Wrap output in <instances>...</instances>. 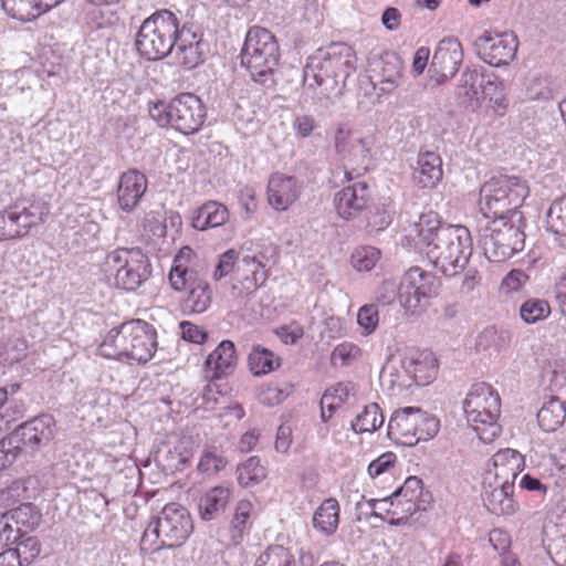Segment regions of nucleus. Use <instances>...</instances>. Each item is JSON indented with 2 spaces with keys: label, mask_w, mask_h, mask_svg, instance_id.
<instances>
[{
  "label": "nucleus",
  "mask_w": 566,
  "mask_h": 566,
  "mask_svg": "<svg viewBox=\"0 0 566 566\" xmlns=\"http://www.w3.org/2000/svg\"><path fill=\"white\" fill-rule=\"evenodd\" d=\"M474 48L478 55L492 66L507 65L514 60L518 40L514 32H504L492 35L484 32L474 41Z\"/></svg>",
  "instance_id": "obj_12"
},
{
  "label": "nucleus",
  "mask_w": 566,
  "mask_h": 566,
  "mask_svg": "<svg viewBox=\"0 0 566 566\" xmlns=\"http://www.w3.org/2000/svg\"><path fill=\"white\" fill-rule=\"evenodd\" d=\"M403 63L394 51H386L368 59V78L384 94L396 90L402 77Z\"/></svg>",
  "instance_id": "obj_13"
},
{
  "label": "nucleus",
  "mask_w": 566,
  "mask_h": 566,
  "mask_svg": "<svg viewBox=\"0 0 566 566\" xmlns=\"http://www.w3.org/2000/svg\"><path fill=\"white\" fill-rule=\"evenodd\" d=\"M479 243L489 261H506L524 249V219L513 221V219L500 218L488 221L480 229Z\"/></svg>",
  "instance_id": "obj_8"
},
{
  "label": "nucleus",
  "mask_w": 566,
  "mask_h": 566,
  "mask_svg": "<svg viewBox=\"0 0 566 566\" xmlns=\"http://www.w3.org/2000/svg\"><path fill=\"white\" fill-rule=\"evenodd\" d=\"M280 56L279 43L272 32L261 27L249 29L240 57L241 65L254 82L265 87L273 86Z\"/></svg>",
  "instance_id": "obj_4"
},
{
  "label": "nucleus",
  "mask_w": 566,
  "mask_h": 566,
  "mask_svg": "<svg viewBox=\"0 0 566 566\" xmlns=\"http://www.w3.org/2000/svg\"><path fill=\"white\" fill-rule=\"evenodd\" d=\"M15 553H19V558L23 562V565L31 564L41 552V544L35 536H28L20 538L17 543V547H13Z\"/></svg>",
  "instance_id": "obj_50"
},
{
  "label": "nucleus",
  "mask_w": 566,
  "mask_h": 566,
  "mask_svg": "<svg viewBox=\"0 0 566 566\" xmlns=\"http://www.w3.org/2000/svg\"><path fill=\"white\" fill-rule=\"evenodd\" d=\"M243 262H245L247 264H255V269L253 270V276L245 277V280L242 282V285L247 290L245 294L242 297L248 300L256 291V289L265 282L266 273L264 271H258L259 268H264V264L258 256L247 255L243 258Z\"/></svg>",
  "instance_id": "obj_49"
},
{
  "label": "nucleus",
  "mask_w": 566,
  "mask_h": 566,
  "mask_svg": "<svg viewBox=\"0 0 566 566\" xmlns=\"http://www.w3.org/2000/svg\"><path fill=\"white\" fill-rule=\"evenodd\" d=\"M169 281L176 291L188 290L187 296L180 303L184 314H201L209 308L212 292L208 282L199 277L197 272L171 268Z\"/></svg>",
  "instance_id": "obj_11"
},
{
  "label": "nucleus",
  "mask_w": 566,
  "mask_h": 566,
  "mask_svg": "<svg viewBox=\"0 0 566 566\" xmlns=\"http://www.w3.org/2000/svg\"><path fill=\"white\" fill-rule=\"evenodd\" d=\"M177 17L169 10H159L148 17L136 35V49L148 61H158L174 52Z\"/></svg>",
  "instance_id": "obj_7"
},
{
  "label": "nucleus",
  "mask_w": 566,
  "mask_h": 566,
  "mask_svg": "<svg viewBox=\"0 0 566 566\" xmlns=\"http://www.w3.org/2000/svg\"><path fill=\"white\" fill-rule=\"evenodd\" d=\"M483 193L490 197L495 196L509 201L513 207H521L528 195V187L524 180L515 176H493L481 187Z\"/></svg>",
  "instance_id": "obj_19"
},
{
  "label": "nucleus",
  "mask_w": 566,
  "mask_h": 566,
  "mask_svg": "<svg viewBox=\"0 0 566 566\" xmlns=\"http://www.w3.org/2000/svg\"><path fill=\"white\" fill-rule=\"evenodd\" d=\"M4 514L17 527H21L22 533L38 527L42 517L38 507L32 503H23Z\"/></svg>",
  "instance_id": "obj_38"
},
{
  "label": "nucleus",
  "mask_w": 566,
  "mask_h": 566,
  "mask_svg": "<svg viewBox=\"0 0 566 566\" xmlns=\"http://www.w3.org/2000/svg\"><path fill=\"white\" fill-rule=\"evenodd\" d=\"M354 50L346 43H332L307 59L303 82L313 90L324 106L334 103L345 88V81L355 71Z\"/></svg>",
  "instance_id": "obj_2"
},
{
  "label": "nucleus",
  "mask_w": 566,
  "mask_h": 566,
  "mask_svg": "<svg viewBox=\"0 0 566 566\" xmlns=\"http://www.w3.org/2000/svg\"><path fill=\"white\" fill-rule=\"evenodd\" d=\"M565 419L566 408L562 397L558 396H552L537 412L538 424L546 432L557 430Z\"/></svg>",
  "instance_id": "obj_34"
},
{
  "label": "nucleus",
  "mask_w": 566,
  "mask_h": 566,
  "mask_svg": "<svg viewBox=\"0 0 566 566\" xmlns=\"http://www.w3.org/2000/svg\"><path fill=\"white\" fill-rule=\"evenodd\" d=\"M380 258V251L374 247L357 248L352 254V264L357 271H370Z\"/></svg>",
  "instance_id": "obj_47"
},
{
  "label": "nucleus",
  "mask_w": 566,
  "mask_h": 566,
  "mask_svg": "<svg viewBox=\"0 0 566 566\" xmlns=\"http://www.w3.org/2000/svg\"><path fill=\"white\" fill-rule=\"evenodd\" d=\"M369 200V186L365 181L344 187L334 197L336 211L345 220L355 219L361 211L368 209Z\"/></svg>",
  "instance_id": "obj_18"
},
{
  "label": "nucleus",
  "mask_w": 566,
  "mask_h": 566,
  "mask_svg": "<svg viewBox=\"0 0 566 566\" xmlns=\"http://www.w3.org/2000/svg\"><path fill=\"white\" fill-rule=\"evenodd\" d=\"M384 423V416L377 403L365 406L364 410L358 413L350 427L356 433L374 432Z\"/></svg>",
  "instance_id": "obj_40"
},
{
  "label": "nucleus",
  "mask_w": 566,
  "mask_h": 566,
  "mask_svg": "<svg viewBox=\"0 0 566 566\" xmlns=\"http://www.w3.org/2000/svg\"><path fill=\"white\" fill-rule=\"evenodd\" d=\"M287 396L289 392L277 386L269 385L261 390L259 399L263 405L275 406L281 403Z\"/></svg>",
  "instance_id": "obj_62"
},
{
  "label": "nucleus",
  "mask_w": 566,
  "mask_h": 566,
  "mask_svg": "<svg viewBox=\"0 0 566 566\" xmlns=\"http://www.w3.org/2000/svg\"><path fill=\"white\" fill-rule=\"evenodd\" d=\"M463 61L461 43L453 38L440 41L430 64L429 71L436 76L438 84L453 77Z\"/></svg>",
  "instance_id": "obj_17"
},
{
  "label": "nucleus",
  "mask_w": 566,
  "mask_h": 566,
  "mask_svg": "<svg viewBox=\"0 0 566 566\" xmlns=\"http://www.w3.org/2000/svg\"><path fill=\"white\" fill-rule=\"evenodd\" d=\"M488 74L479 71L476 67H467L461 74L459 82V95L468 97L470 101H479L483 91V85Z\"/></svg>",
  "instance_id": "obj_39"
},
{
  "label": "nucleus",
  "mask_w": 566,
  "mask_h": 566,
  "mask_svg": "<svg viewBox=\"0 0 566 566\" xmlns=\"http://www.w3.org/2000/svg\"><path fill=\"white\" fill-rule=\"evenodd\" d=\"M545 229L566 239V193L555 199L546 211Z\"/></svg>",
  "instance_id": "obj_37"
},
{
  "label": "nucleus",
  "mask_w": 566,
  "mask_h": 566,
  "mask_svg": "<svg viewBox=\"0 0 566 566\" xmlns=\"http://www.w3.org/2000/svg\"><path fill=\"white\" fill-rule=\"evenodd\" d=\"M228 219L229 211L226 206L217 201H208L196 210L191 226L197 230L205 231L208 228L224 224Z\"/></svg>",
  "instance_id": "obj_30"
},
{
  "label": "nucleus",
  "mask_w": 566,
  "mask_h": 566,
  "mask_svg": "<svg viewBox=\"0 0 566 566\" xmlns=\"http://www.w3.org/2000/svg\"><path fill=\"white\" fill-rule=\"evenodd\" d=\"M147 189V178L136 169L124 172L117 186V201L120 209L132 212Z\"/></svg>",
  "instance_id": "obj_23"
},
{
  "label": "nucleus",
  "mask_w": 566,
  "mask_h": 566,
  "mask_svg": "<svg viewBox=\"0 0 566 566\" xmlns=\"http://www.w3.org/2000/svg\"><path fill=\"white\" fill-rule=\"evenodd\" d=\"M412 290L413 289L406 287L405 282L401 281L399 284L398 298L401 306H403L406 311L413 314L426 306L427 298L424 296L418 295V293H413Z\"/></svg>",
  "instance_id": "obj_53"
},
{
  "label": "nucleus",
  "mask_w": 566,
  "mask_h": 566,
  "mask_svg": "<svg viewBox=\"0 0 566 566\" xmlns=\"http://www.w3.org/2000/svg\"><path fill=\"white\" fill-rule=\"evenodd\" d=\"M367 210H368V212H367V217H366V220H367L366 227L369 232L380 231L390 224L391 218L385 210L379 211L377 209L376 212H373L369 208Z\"/></svg>",
  "instance_id": "obj_64"
},
{
  "label": "nucleus",
  "mask_w": 566,
  "mask_h": 566,
  "mask_svg": "<svg viewBox=\"0 0 566 566\" xmlns=\"http://www.w3.org/2000/svg\"><path fill=\"white\" fill-rule=\"evenodd\" d=\"M55 420L51 415H40L15 428L11 436L20 450L36 451L54 438Z\"/></svg>",
  "instance_id": "obj_15"
},
{
  "label": "nucleus",
  "mask_w": 566,
  "mask_h": 566,
  "mask_svg": "<svg viewBox=\"0 0 566 566\" xmlns=\"http://www.w3.org/2000/svg\"><path fill=\"white\" fill-rule=\"evenodd\" d=\"M399 295V285L394 280L384 281L376 291V301L380 305H389Z\"/></svg>",
  "instance_id": "obj_58"
},
{
  "label": "nucleus",
  "mask_w": 566,
  "mask_h": 566,
  "mask_svg": "<svg viewBox=\"0 0 566 566\" xmlns=\"http://www.w3.org/2000/svg\"><path fill=\"white\" fill-rule=\"evenodd\" d=\"M157 333L153 325L142 319H132L112 328L99 346L106 357H127L147 363L157 349Z\"/></svg>",
  "instance_id": "obj_3"
},
{
  "label": "nucleus",
  "mask_w": 566,
  "mask_h": 566,
  "mask_svg": "<svg viewBox=\"0 0 566 566\" xmlns=\"http://www.w3.org/2000/svg\"><path fill=\"white\" fill-rule=\"evenodd\" d=\"M443 176L442 160L433 151L420 153L418 156V168L415 170L413 181L421 188L432 189L441 181Z\"/></svg>",
  "instance_id": "obj_26"
},
{
  "label": "nucleus",
  "mask_w": 566,
  "mask_h": 566,
  "mask_svg": "<svg viewBox=\"0 0 566 566\" xmlns=\"http://www.w3.org/2000/svg\"><path fill=\"white\" fill-rule=\"evenodd\" d=\"M103 270L114 275L116 287L128 292L136 291L151 274L149 260L138 248H119L109 252Z\"/></svg>",
  "instance_id": "obj_9"
},
{
  "label": "nucleus",
  "mask_w": 566,
  "mask_h": 566,
  "mask_svg": "<svg viewBox=\"0 0 566 566\" xmlns=\"http://www.w3.org/2000/svg\"><path fill=\"white\" fill-rule=\"evenodd\" d=\"M231 491L224 486L210 489L199 501V514L205 521L218 518L229 504Z\"/></svg>",
  "instance_id": "obj_32"
},
{
  "label": "nucleus",
  "mask_w": 566,
  "mask_h": 566,
  "mask_svg": "<svg viewBox=\"0 0 566 566\" xmlns=\"http://www.w3.org/2000/svg\"><path fill=\"white\" fill-rule=\"evenodd\" d=\"M551 314V306L546 300L528 298L520 307V316L526 324H535Z\"/></svg>",
  "instance_id": "obj_43"
},
{
  "label": "nucleus",
  "mask_w": 566,
  "mask_h": 566,
  "mask_svg": "<svg viewBox=\"0 0 566 566\" xmlns=\"http://www.w3.org/2000/svg\"><path fill=\"white\" fill-rule=\"evenodd\" d=\"M250 370L255 376L265 375L280 366V359L274 358V354L260 345L254 346L248 358Z\"/></svg>",
  "instance_id": "obj_41"
},
{
  "label": "nucleus",
  "mask_w": 566,
  "mask_h": 566,
  "mask_svg": "<svg viewBox=\"0 0 566 566\" xmlns=\"http://www.w3.org/2000/svg\"><path fill=\"white\" fill-rule=\"evenodd\" d=\"M412 361L408 350L390 355L380 371V382L392 390L401 391L410 388L412 386L410 376Z\"/></svg>",
  "instance_id": "obj_20"
},
{
  "label": "nucleus",
  "mask_w": 566,
  "mask_h": 566,
  "mask_svg": "<svg viewBox=\"0 0 566 566\" xmlns=\"http://www.w3.org/2000/svg\"><path fill=\"white\" fill-rule=\"evenodd\" d=\"M357 322L368 334L373 333L379 322L376 305L367 304L360 307L357 315Z\"/></svg>",
  "instance_id": "obj_57"
},
{
  "label": "nucleus",
  "mask_w": 566,
  "mask_h": 566,
  "mask_svg": "<svg viewBox=\"0 0 566 566\" xmlns=\"http://www.w3.org/2000/svg\"><path fill=\"white\" fill-rule=\"evenodd\" d=\"M528 281V275L522 270H512L501 283V290L505 293L520 291Z\"/></svg>",
  "instance_id": "obj_59"
},
{
  "label": "nucleus",
  "mask_w": 566,
  "mask_h": 566,
  "mask_svg": "<svg viewBox=\"0 0 566 566\" xmlns=\"http://www.w3.org/2000/svg\"><path fill=\"white\" fill-rule=\"evenodd\" d=\"M239 258V252L234 249H230L226 251L223 254L220 255L219 262L216 266L213 277L216 280H220L228 275L232 270L233 266Z\"/></svg>",
  "instance_id": "obj_60"
},
{
  "label": "nucleus",
  "mask_w": 566,
  "mask_h": 566,
  "mask_svg": "<svg viewBox=\"0 0 566 566\" xmlns=\"http://www.w3.org/2000/svg\"><path fill=\"white\" fill-rule=\"evenodd\" d=\"M11 433L0 440V470L11 465L21 452Z\"/></svg>",
  "instance_id": "obj_56"
},
{
  "label": "nucleus",
  "mask_w": 566,
  "mask_h": 566,
  "mask_svg": "<svg viewBox=\"0 0 566 566\" xmlns=\"http://www.w3.org/2000/svg\"><path fill=\"white\" fill-rule=\"evenodd\" d=\"M171 127L185 135L197 133L206 119L205 105L198 96L184 93L170 102Z\"/></svg>",
  "instance_id": "obj_14"
},
{
  "label": "nucleus",
  "mask_w": 566,
  "mask_h": 566,
  "mask_svg": "<svg viewBox=\"0 0 566 566\" xmlns=\"http://www.w3.org/2000/svg\"><path fill=\"white\" fill-rule=\"evenodd\" d=\"M301 182L294 176L276 172L268 184V201L277 211H284L300 197Z\"/></svg>",
  "instance_id": "obj_21"
},
{
  "label": "nucleus",
  "mask_w": 566,
  "mask_h": 566,
  "mask_svg": "<svg viewBox=\"0 0 566 566\" xmlns=\"http://www.w3.org/2000/svg\"><path fill=\"white\" fill-rule=\"evenodd\" d=\"M148 112L150 117L158 123L159 126H171L170 120V103L158 101L149 103Z\"/></svg>",
  "instance_id": "obj_61"
},
{
  "label": "nucleus",
  "mask_w": 566,
  "mask_h": 566,
  "mask_svg": "<svg viewBox=\"0 0 566 566\" xmlns=\"http://www.w3.org/2000/svg\"><path fill=\"white\" fill-rule=\"evenodd\" d=\"M408 237L424 252L437 271L451 277L464 270L472 254V239L464 226L443 224L436 212L421 213Z\"/></svg>",
  "instance_id": "obj_1"
},
{
  "label": "nucleus",
  "mask_w": 566,
  "mask_h": 566,
  "mask_svg": "<svg viewBox=\"0 0 566 566\" xmlns=\"http://www.w3.org/2000/svg\"><path fill=\"white\" fill-rule=\"evenodd\" d=\"M373 144L370 137L355 138L353 146L348 148V154L342 157L340 160L345 163V176L348 180L354 178V172H356V176H359L360 171L367 170L371 157Z\"/></svg>",
  "instance_id": "obj_27"
},
{
  "label": "nucleus",
  "mask_w": 566,
  "mask_h": 566,
  "mask_svg": "<svg viewBox=\"0 0 566 566\" xmlns=\"http://www.w3.org/2000/svg\"><path fill=\"white\" fill-rule=\"evenodd\" d=\"M415 409L416 407H406L392 413L387 431L390 440L401 446L412 447L417 444Z\"/></svg>",
  "instance_id": "obj_25"
},
{
  "label": "nucleus",
  "mask_w": 566,
  "mask_h": 566,
  "mask_svg": "<svg viewBox=\"0 0 566 566\" xmlns=\"http://www.w3.org/2000/svg\"><path fill=\"white\" fill-rule=\"evenodd\" d=\"M252 503L247 500L238 502L232 520L230 522V537L233 545L241 543L243 534L248 528Z\"/></svg>",
  "instance_id": "obj_42"
},
{
  "label": "nucleus",
  "mask_w": 566,
  "mask_h": 566,
  "mask_svg": "<svg viewBox=\"0 0 566 566\" xmlns=\"http://www.w3.org/2000/svg\"><path fill=\"white\" fill-rule=\"evenodd\" d=\"M500 407L499 395L485 382L473 385L463 402L468 422L485 443L492 442L501 433L497 424Z\"/></svg>",
  "instance_id": "obj_6"
},
{
  "label": "nucleus",
  "mask_w": 566,
  "mask_h": 566,
  "mask_svg": "<svg viewBox=\"0 0 566 566\" xmlns=\"http://www.w3.org/2000/svg\"><path fill=\"white\" fill-rule=\"evenodd\" d=\"M481 97L489 98L490 103L499 107H505L503 83L497 75L493 73L486 75Z\"/></svg>",
  "instance_id": "obj_48"
},
{
  "label": "nucleus",
  "mask_w": 566,
  "mask_h": 566,
  "mask_svg": "<svg viewBox=\"0 0 566 566\" xmlns=\"http://www.w3.org/2000/svg\"><path fill=\"white\" fill-rule=\"evenodd\" d=\"M479 207L482 216L485 219H500L505 218L506 220L513 219V221H522L523 214L518 210L520 207H513L509 201L496 198L495 196L490 197L480 190Z\"/></svg>",
  "instance_id": "obj_31"
},
{
  "label": "nucleus",
  "mask_w": 566,
  "mask_h": 566,
  "mask_svg": "<svg viewBox=\"0 0 566 566\" xmlns=\"http://www.w3.org/2000/svg\"><path fill=\"white\" fill-rule=\"evenodd\" d=\"M401 509V513L415 514L418 511H426L431 502V494L423 491V484L418 476L406 479L401 488L397 489L390 496L382 499V503Z\"/></svg>",
  "instance_id": "obj_16"
},
{
  "label": "nucleus",
  "mask_w": 566,
  "mask_h": 566,
  "mask_svg": "<svg viewBox=\"0 0 566 566\" xmlns=\"http://www.w3.org/2000/svg\"><path fill=\"white\" fill-rule=\"evenodd\" d=\"M413 412L415 420H417V443L421 440L427 441L434 437L439 431V420L417 407Z\"/></svg>",
  "instance_id": "obj_46"
},
{
  "label": "nucleus",
  "mask_w": 566,
  "mask_h": 566,
  "mask_svg": "<svg viewBox=\"0 0 566 566\" xmlns=\"http://www.w3.org/2000/svg\"><path fill=\"white\" fill-rule=\"evenodd\" d=\"M202 44L184 45L180 50H174L175 59L178 64L186 69H193L202 62Z\"/></svg>",
  "instance_id": "obj_51"
},
{
  "label": "nucleus",
  "mask_w": 566,
  "mask_h": 566,
  "mask_svg": "<svg viewBox=\"0 0 566 566\" xmlns=\"http://www.w3.org/2000/svg\"><path fill=\"white\" fill-rule=\"evenodd\" d=\"M514 485L509 482H493L484 488L482 499L489 512L495 515L515 513L517 503L513 499Z\"/></svg>",
  "instance_id": "obj_24"
},
{
  "label": "nucleus",
  "mask_w": 566,
  "mask_h": 566,
  "mask_svg": "<svg viewBox=\"0 0 566 566\" xmlns=\"http://www.w3.org/2000/svg\"><path fill=\"white\" fill-rule=\"evenodd\" d=\"M409 357H412L410 376L412 385L424 386L430 384L437 375L438 363L432 353L409 349Z\"/></svg>",
  "instance_id": "obj_29"
},
{
  "label": "nucleus",
  "mask_w": 566,
  "mask_h": 566,
  "mask_svg": "<svg viewBox=\"0 0 566 566\" xmlns=\"http://www.w3.org/2000/svg\"><path fill=\"white\" fill-rule=\"evenodd\" d=\"M192 528L189 512L181 505L169 503L144 531L140 549L149 553L161 547H179L189 537Z\"/></svg>",
  "instance_id": "obj_5"
},
{
  "label": "nucleus",
  "mask_w": 566,
  "mask_h": 566,
  "mask_svg": "<svg viewBox=\"0 0 566 566\" xmlns=\"http://www.w3.org/2000/svg\"><path fill=\"white\" fill-rule=\"evenodd\" d=\"M402 281L405 282L406 287L413 289V293H418L420 296H424L427 300L437 294L439 289V281L437 277L427 273L420 268H411L409 269Z\"/></svg>",
  "instance_id": "obj_35"
},
{
  "label": "nucleus",
  "mask_w": 566,
  "mask_h": 566,
  "mask_svg": "<svg viewBox=\"0 0 566 566\" xmlns=\"http://www.w3.org/2000/svg\"><path fill=\"white\" fill-rule=\"evenodd\" d=\"M176 40L174 43V50H180L184 45H197L202 44V33L193 30L191 23H185L181 28L177 20V33L175 34Z\"/></svg>",
  "instance_id": "obj_52"
},
{
  "label": "nucleus",
  "mask_w": 566,
  "mask_h": 566,
  "mask_svg": "<svg viewBox=\"0 0 566 566\" xmlns=\"http://www.w3.org/2000/svg\"><path fill=\"white\" fill-rule=\"evenodd\" d=\"M256 566H295L292 553L281 546H270L258 559Z\"/></svg>",
  "instance_id": "obj_45"
},
{
  "label": "nucleus",
  "mask_w": 566,
  "mask_h": 566,
  "mask_svg": "<svg viewBox=\"0 0 566 566\" xmlns=\"http://www.w3.org/2000/svg\"><path fill=\"white\" fill-rule=\"evenodd\" d=\"M237 361L234 344L228 339L222 340L205 361V377L211 380L227 377L234 371Z\"/></svg>",
  "instance_id": "obj_22"
},
{
  "label": "nucleus",
  "mask_w": 566,
  "mask_h": 566,
  "mask_svg": "<svg viewBox=\"0 0 566 566\" xmlns=\"http://www.w3.org/2000/svg\"><path fill=\"white\" fill-rule=\"evenodd\" d=\"M339 523V504L336 499L329 497L316 509L313 515V526L326 536L333 535Z\"/></svg>",
  "instance_id": "obj_33"
},
{
  "label": "nucleus",
  "mask_w": 566,
  "mask_h": 566,
  "mask_svg": "<svg viewBox=\"0 0 566 566\" xmlns=\"http://www.w3.org/2000/svg\"><path fill=\"white\" fill-rule=\"evenodd\" d=\"M22 537L23 533L21 527L13 525L7 515L2 514L0 517V546L17 544Z\"/></svg>",
  "instance_id": "obj_54"
},
{
  "label": "nucleus",
  "mask_w": 566,
  "mask_h": 566,
  "mask_svg": "<svg viewBox=\"0 0 566 566\" xmlns=\"http://www.w3.org/2000/svg\"><path fill=\"white\" fill-rule=\"evenodd\" d=\"M50 214V205L42 200H19L0 212V241L21 239L41 226Z\"/></svg>",
  "instance_id": "obj_10"
},
{
  "label": "nucleus",
  "mask_w": 566,
  "mask_h": 566,
  "mask_svg": "<svg viewBox=\"0 0 566 566\" xmlns=\"http://www.w3.org/2000/svg\"><path fill=\"white\" fill-rule=\"evenodd\" d=\"M2 7L12 18L24 22L50 10L40 0H2Z\"/></svg>",
  "instance_id": "obj_36"
},
{
  "label": "nucleus",
  "mask_w": 566,
  "mask_h": 566,
  "mask_svg": "<svg viewBox=\"0 0 566 566\" xmlns=\"http://www.w3.org/2000/svg\"><path fill=\"white\" fill-rule=\"evenodd\" d=\"M180 329L182 338L195 344H203L208 338L205 329L187 321L180 323Z\"/></svg>",
  "instance_id": "obj_63"
},
{
  "label": "nucleus",
  "mask_w": 566,
  "mask_h": 566,
  "mask_svg": "<svg viewBox=\"0 0 566 566\" xmlns=\"http://www.w3.org/2000/svg\"><path fill=\"white\" fill-rule=\"evenodd\" d=\"M354 142L352 129L344 124H339L334 134V148L339 159L348 154V148L353 146Z\"/></svg>",
  "instance_id": "obj_55"
},
{
  "label": "nucleus",
  "mask_w": 566,
  "mask_h": 566,
  "mask_svg": "<svg viewBox=\"0 0 566 566\" xmlns=\"http://www.w3.org/2000/svg\"><path fill=\"white\" fill-rule=\"evenodd\" d=\"M492 462L494 481L509 482L513 485L524 464L521 453L509 448L497 451L493 455Z\"/></svg>",
  "instance_id": "obj_28"
},
{
  "label": "nucleus",
  "mask_w": 566,
  "mask_h": 566,
  "mask_svg": "<svg viewBox=\"0 0 566 566\" xmlns=\"http://www.w3.org/2000/svg\"><path fill=\"white\" fill-rule=\"evenodd\" d=\"M266 476L265 468L260 464L256 457L249 458L238 468V482L242 486H249L261 482Z\"/></svg>",
  "instance_id": "obj_44"
}]
</instances>
